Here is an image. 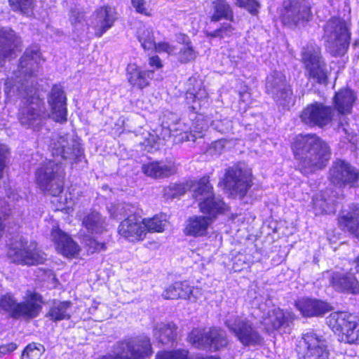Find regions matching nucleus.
Returning <instances> with one entry per match:
<instances>
[{
  "mask_svg": "<svg viewBox=\"0 0 359 359\" xmlns=\"http://www.w3.org/2000/svg\"><path fill=\"white\" fill-rule=\"evenodd\" d=\"M45 348L41 344H28L22 353L21 359H40Z\"/></svg>",
  "mask_w": 359,
  "mask_h": 359,
  "instance_id": "obj_44",
  "label": "nucleus"
},
{
  "mask_svg": "<svg viewBox=\"0 0 359 359\" xmlns=\"http://www.w3.org/2000/svg\"><path fill=\"white\" fill-rule=\"evenodd\" d=\"M158 140L159 138L156 134L147 132L144 142H141V144L144 147L145 150L148 152H152L153 150L158 149Z\"/></svg>",
  "mask_w": 359,
  "mask_h": 359,
  "instance_id": "obj_51",
  "label": "nucleus"
},
{
  "mask_svg": "<svg viewBox=\"0 0 359 359\" xmlns=\"http://www.w3.org/2000/svg\"><path fill=\"white\" fill-rule=\"evenodd\" d=\"M20 43V39L13 29L7 27H0V67L6 58L11 57Z\"/></svg>",
  "mask_w": 359,
  "mask_h": 359,
  "instance_id": "obj_24",
  "label": "nucleus"
},
{
  "mask_svg": "<svg viewBox=\"0 0 359 359\" xmlns=\"http://www.w3.org/2000/svg\"><path fill=\"white\" fill-rule=\"evenodd\" d=\"M313 207L316 215L321 214H330L334 211V201L332 199L327 200L324 194H316L313 198Z\"/></svg>",
  "mask_w": 359,
  "mask_h": 359,
  "instance_id": "obj_39",
  "label": "nucleus"
},
{
  "mask_svg": "<svg viewBox=\"0 0 359 359\" xmlns=\"http://www.w3.org/2000/svg\"><path fill=\"white\" fill-rule=\"evenodd\" d=\"M151 354L150 339L142 336L118 341L110 353L95 359H145Z\"/></svg>",
  "mask_w": 359,
  "mask_h": 359,
  "instance_id": "obj_6",
  "label": "nucleus"
},
{
  "mask_svg": "<svg viewBox=\"0 0 359 359\" xmlns=\"http://www.w3.org/2000/svg\"><path fill=\"white\" fill-rule=\"evenodd\" d=\"M250 97V94L247 92L240 93V99L243 102H245L247 99Z\"/></svg>",
  "mask_w": 359,
  "mask_h": 359,
  "instance_id": "obj_63",
  "label": "nucleus"
},
{
  "mask_svg": "<svg viewBox=\"0 0 359 359\" xmlns=\"http://www.w3.org/2000/svg\"><path fill=\"white\" fill-rule=\"evenodd\" d=\"M143 172L153 178L168 177L176 172V166L172 160L152 161L142 165Z\"/></svg>",
  "mask_w": 359,
  "mask_h": 359,
  "instance_id": "obj_26",
  "label": "nucleus"
},
{
  "mask_svg": "<svg viewBox=\"0 0 359 359\" xmlns=\"http://www.w3.org/2000/svg\"><path fill=\"white\" fill-rule=\"evenodd\" d=\"M294 319V316L291 312H285L283 310L278 309L273 310L271 313H269L268 318L264 319V324L266 325H271V327L269 329H283L284 332H285V329L290 327Z\"/></svg>",
  "mask_w": 359,
  "mask_h": 359,
  "instance_id": "obj_30",
  "label": "nucleus"
},
{
  "mask_svg": "<svg viewBox=\"0 0 359 359\" xmlns=\"http://www.w3.org/2000/svg\"><path fill=\"white\" fill-rule=\"evenodd\" d=\"M153 74L152 70H142L135 64H129L126 69V76L129 83L138 89H143L149 85Z\"/></svg>",
  "mask_w": 359,
  "mask_h": 359,
  "instance_id": "obj_28",
  "label": "nucleus"
},
{
  "mask_svg": "<svg viewBox=\"0 0 359 359\" xmlns=\"http://www.w3.org/2000/svg\"><path fill=\"white\" fill-rule=\"evenodd\" d=\"M206 130V126H201L200 128H198V126H196L194 129H191L190 130L189 134H188V131H187L186 129H180V133H177L176 135H183L182 139L186 138L188 141H193L194 142L195 140L198 137H201L203 136V131Z\"/></svg>",
  "mask_w": 359,
  "mask_h": 359,
  "instance_id": "obj_49",
  "label": "nucleus"
},
{
  "mask_svg": "<svg viewBox=\"0 0 359 359\" xmlns=\"http://www.w3.org/2000/svg\"><path fill=\"white\" fill-rule=\"evenodd\" d=\"M210 217L204 215H194L187 219L184 233L194 237L205 236L212 223Z\"/></svg>",
  "mask_w": 359,
  "mask_h": 359,
  "instance_id": "obj_29",
  "label": "nucleus"
},
{
  "mask_svg": "<svg viewBox=\"0 0 359 359\" xmlns=\"http://www.w3.org/2000/svg\"><path fill=\"white\" fill-rule=\"evenodd\" d=\"M41 302L42 297L37 293L29 294L27 299L20 303H18L11 294H6L0 297V313L13 318H34L41 309Z\"/></svg>",
  "mask_w": 359,
  "mask_h": 359,
  "instance_id": "obj_7",
  "label": "nucleus"
},
{
  "mask_svg": "<svg viewBox=\"0 0 359 359\" xmlns=\"http://www.w3.org/2000/svg\"><path fill=\"white\" fill-rule=\"evenodd\" d=\"M327 324L341 339L353 344L359 341V319L347 312H333L326 318Z\"/></svg>",
  "mask_w": 359,
  "mask_h": 359,
  "instance_id": "obj_13",
  "label": "nucleus"
},
{
  "mask_svg": "<svg viewBox=\"0 0 359 359\" xmlns=\"http://www.w3.org/2000/svg\"><path fill=\"white\" fill-rule=\"evenodd\" d=\"M143 226L147 232H163L167 225L165 215H156L152 218L144 219Z\"/></svg>",
  "mask_w": 359,
  "mask_h": 359,
  "instance_id": "obj_42",
  "label": "nucleus"
},
{
  "mask_svg": "<svg viewBox=\"0 0 359 359\" xmlns=\"http://www.w3.org/2000/svg\"><path fill=\"white\" fill-rule=\"evenodd\" d=\"M266 91L279 107L289 109L294 104L292 90L281 72L274 71L266 81Z\"/></svg>",
  "mask_w": 359,
  "mask_h": 359,
  "instance_id": "obj_14",
  "label": "nucleus"
},
{
  "mask_svg": "<svg viewBox=\"0 0 359 359\" xmlns=\"http://www.w3.org/2000/svg\"><path fill=\"white\" fill-rule=\"evenodd\" d=\"M188 185L184 184H170L163 189V196L171 199L184 195L188 190Z\"/></svg>",
  "mask_w": 359,
  "mask_h": 359,
  "instance_id": "obj_45",
  "label": "nucleus"
},
{
  "mask_svg": "<svg viewBox=\"0 0 359 359\" xmlns=\"http://www.w3.org/2000/svg\"><path fill=\"white\" fill-rule=\"evenodd\" d=\"M234 28L229 23H224L219 28L213 31H206L205 35L209 38L225 39L233 34Z\"/></svg>",
  "mask_w": 359,
  "mask_h": 359,
  "instance_id": "obj_46",
  "label": "nucleus"
},
{
  "mask_svg": "<svg viewBox=\"0 0 359 359\" xmlns=\"http://www.w3.org/2000/svg\"><path fill=\"white\" fill-rule=\"evenodd\" d=\"M177 327L174 323H159L154 328V337L160 344H172L177 337Z\"/></svg>",
  "mask_w": 359,
  "mask_h": 359,
  "instance_id": "obj_33",
  "label": "nucleus"
},
{
  "mask_svg": "<svg viewBox=\"0 0 359 359\" xmlns=\"http://www.w3.org/2000/svg\"><path fill=\"white\" fill-rule=\"evenodd\" d=\"M8 256L13 262L25 265L40 264L46 260V255L36 248L35 243L28 244L22 236L11 243Z\"/></svg>",
  "mask_w": 359,
  "mask_h": 359,
  "instance_id": "obj_12",
  "label": "nucleus"
},
{
  "mask_svg": "<svg viewBox=\"0 0 359 359\" xmlns=\"http://www.w3.org/2000/svg\"><path fill=\"white\" fill-rule=\"evenodd\" d=\"M1 213H3L5 216H12L14 219H17V217H15V212L11 208V205H8L7 208H1Z\"/></svg>",
  "mask_w": 359,
  "mask_h": 359,
  "instance_id": "obj_62",
  "label": "nucleus"
},
{
  "mask_svg": "<svg viewBox=\"0 0 359 359\" xmlns=\"http://www.w3.org/2000/svg\"><path fill=\"white\" fill-rule=\"evenodd\" d=\"M137 38L144 50H153L155 46L153 30L150 27H142L138 29Z\"/></svg>",
  "mask_w": 359,
  "mask_h": 359,
  "instance_id": "obj_43",
  "label": "nucleus"
},
{
  "mask_svg": "<svg viewBox=\"0 0 359 359\" xmlns=\"http://www.w3.org/2000/svg\"><path fill=\"white\" fill-rule=\"evenodd\" d=\"M350 25L344 18L336 16L324 25L323 38L327 50L332 56H343L346 53L351 37Z\"/></svg>",
  "mask_w": 359,
  "mask_h": 359,
  "instance_id": "obj_5",
  "label": "nucleus"
},
{
  "mask_svg": "<svg viewBox=\"0 0 359 359\" xmlns=\"http://www.w3.org/2000/svg\"><path fill=\"white\" fill-rule=\"evenodd\" d=\"M156 52L158 53H166L169 55L173 54L175 52V48L174 46L170 44L167 42H160L158 43H155V46L154 48Z\"/></svg>",
  "mask_w": 359,
  "mask_h": 359,
  "instance_id": "obj_56",
  "label": "nucleus"
},
{
  "mask_svg": "<svg viewBox=\"0 0 359 359\" xmlns=\"http://www.w3.org/2000/svg\"><path fill=\"white\" fill-rule=\"evenodd\" d=\"M189 290V284L187 281H177L166 287L162 293L165 299H187Z\"/></svg>",
  "mask_w": 359,
  "mask_h": 359,
  "instance_id": "obj_37",
  "label": "nucleus"
},
{
  "mask_svg": "<svg viewBox=\"0 0 359 359\" xmlns=\"http://www.w3.org/2000/svg\"><path fill=\"white\" fill-rule=\"evenodd\" d=\"M296 306L305 317L320 316L331 309L327 303L316 299H299Z\"/></svg>",
  "mask_w": 359,
  "mask_h": 359,
  "instance_id": "obj_27",
  "label": "nucleus"
},
{
  "mask_svg": "<svg viewBox=\"0 0 359 359\" xmlns=\"http://www.w3.org/2000/svg\"><path fill=\"white\" fill-rule=\"evenodd\" d=\"M355 100V95L351 90L341 89L334 97V107L342 115L350 114Z\"/></svg>",
  "mask_w": 359,
  "mask_h": 359,
  "instance_id": "obj_32",
  "label": "nucleus"
},
{
  "mask_svg": "<svg viewBox=\"0 0 359 359\" xmlns=\"http://www.w3.org/2000/svg\"><path fill=\"white\" fill-rule=\"evenodd\" d=\"M212 127L221 133H228L232 131L233 126L230 119L225 118L221 120H214Z\"/></svg>",
  "mask_w": 359,
  "mask_h": 359,
  "instance_id": "obj_50",
  "label": "nucleus"
},
{
  "mask_svg": "<svg viewBox=\"0 0 359 359\" xmlns=\"http://www.w3.org/2000/svg\"><path fill=\"white\" fill-rule=\"evenodd\" d=\"M109 213L112 218L119 220L123 217L136 215V208L129 203H120L111 207Z\"/></svg>",
  "mask_w": 359,
  "mask_h": 359,
  "instance_id": "obj_41",
  "label": "nucleus"
},
{
  "mask_svg": "<svg viewBox=\"0 0 359 359\" xmlns=\"http://www.w3.org/2000/svg\"><path fill=\"white\" fill-rule=\"evenodd\" d=\"M296 351L299 359H329L330 350L325 338L313 330L302 334Z\"/></svg>",
  "mask_w": 359,
  "mask_h": 359,
  "instance_id": "obj_9",
  "label": "nucleus"
},
{
  "mask_svg": "<svg viewBox=\"0 0 359 359\" xmlns=\"http://www.w3.org/2000/svg\"><path fill=\"white\" fill-rule=\"evenodd\" d=\"M156 359H215L212 356L203 357L196 355L194 357L189 355V351L184 348H180L173 351H163L157 353Z\"/></svg>",
  "mask_w": 359,
  "mask_h": 359,
  "instance_id": "obj_40",
  "label": "nucleus"
},
{
  "mask_svg": "<svg viewBox=\"0 0 359 359\" xmlns=\"http://www.w3.org/2000/svg\"><path fill=\"white\" fill-rule=\"evenodd\" d=\"M9 4L14 11L29 15L32 13L34 0H8Z\"/></svg>",
  "mask_w": 359,
  "mask_h": 359,
  "instance_id": "obj_47",
  "label": "nucleus"
},
{
  "mask_svg": "<svg viewBox=\"0 0 359 359\" xmlns=\"http://www.w3.org/2000/svg\"><path fill=\"white\" fill-rule=\"evenodd\" d=\"M41 61V53L36 46L27 48L20 60V75L8 79L5 83L7 97H17L21 101L18 113L20 124L34 131L40 130L47 117L44 102L39 97L33 78Z\"/></svg>",
  "mask_w": 359,
  "mask_h": 359,
  "instance_id": "obj_1",
  "label": "nucleus"
},
{
  "mask_svg": "<svg viewBox=\"0 0 359 359\" xmlns=\"http://www.w3.org/2000/svg\"><path fill=\"white\" fill-rule=\"evenodd\" d=\"M344 359H359V357L357 356V355H346L345 357H344Z\"/></svg>",
  "mask_w": 359,
  "mask_h": 359,
  "instance_id": "obj_64",
  "label": "nucleus"
},
{
  "mask_svg": "<svg viewBox=\"0 0 359 359\" xmlns=\"http://www.w3.org/2000/svg\"><path fill=\"white\" fill-rule=\"evenodd\" d=\"M339 133H344L347 135V139L349 140V137L353 135V130L349 127L346 121V117L342 116L339 118Z\"/></svg>",
  "mask_w": 359,
  "mask_h": 359,
  "instance_id": "obj_57",
  "label": "nucleus"
},
{
  "mask_svg": "<svg viewBox=\"0 0 359 359\" xmlns=\"http://www.w3.org/2000/svg\"><path fill=\"white\" fill-rule=\"evenodd\" d=\"M51 237L59 253L66 257H74L79 252V245L58 226H53L51 230Z\"/></svg>",
  "mask_w": 359,
  "mask_h": 359,
  "instance_id": "obj_21",
  "label": "nucleus"
},
{
  "mask_svg": "<svg viewBox=\"0 0 359 359\" xmlns=\"http://www.w3.org/2000/svg\"><path fill=\"white\" fill-rule=\"evenodd\" d=\"M50 149L58 160L46 159L35 172L36 182L39 188L53 196H58L63 190L65 170L60 160L77 163L83 157L80 143L69 135L60 136L52 140Z\"/></svg>",
  "mask_w": 359,
  "mask_h": 359,
  "instance_id": "obj_2",
  "label": "nucleus"
},
{
  "mask_svg": "<svg viewBox=\"0 0 359 359\" xmlns=\"http://www.w3.org/2000/svg\"><path fill=\"white\" fill-rule=\"evenodd\" d=\"M333 115L334 110L331 106L314 102L303 109L300 119L303 123L310 127L323 128L331 122Z\"/></svg>",
  "mask_w": 359,
  "mask_h": 359,
  "instance_id": "obj_17",
  "label": "nucleus"
},
{
  "mask_svg": "<svg viewBox=\"0 0 359 359\" xmlns=\"http://www.w3.org/2000/svg\"><path fill=\"white\" fill-rule=\"evenodd\" d=\"M224 148V141L223 140H219L212 142L210 145L207 149V153L211 156H217L222 153Z\"/></svg>",
  "mask_w": 359,
  "mask_h": 359,
  "instance_id": "obj_55",
  "label": "nucleus"
},
{
  "mask_svg": "<svg viewBox=\"0 0 359 359\" xmlns=\"http://www.w3.org/2000/svg\"><path fill=\"white\" fill-rule=\"evenodd\" d=\"M69 19L78 32L92 29L94 34L100 37L113 26L116 19V13L114 8L103 6L97 8L90 18L86 20L83 9L76 6L70 10Z\"/></svg>",
  "mask_w": 359,
  "mask_h": 359,
  "instance_id": "obj_4",
  "label": "nucleus"
},
{
  "mask_svg": "<svg viewBox=\"0 0 359 359\" xmlns=\"http://www.w3.org/2000/svg\"><path fill=\"white\" fill-rule=\"evenodd\" d=\"M211 22H218L222 20L233 21V11L226 0H215L210 12Z\"/></svg>",
  "mask_w": 359,
  "mask_h": 359,
  "instance_id": "obj_35",
  "label": "nucleus"
},
{
  "mask_svg": "<svg viewBox=\"0 0 359 359\" xmlns=\"http://www.w3.org/2000/svg\"><path fill=\"white\" fill-rule=\"evenodd\" d=\"M187 299L196 302L202 296V290L199 287H194L189 285Z\"/></svg>",
  "mask_w": 359,
  "mask_h": 359,
  "instance_id": "obj_58",
  "label": "nucleus"
},
{
  "mask_svg": "<svg viewBox=\"0 0 359 359\" xmlns=\"http://www.w3.org/2000/svg\"><path fill=\"white\" fill-rule=\"evenodd\" d=\"M118 232L121 236L130 242L142 241L146 236L143 221L137 215L125 218L120 223Z\"/></svg>",
  "mask_w": 359,
  "mask_h": 359,
  "instance_id": "obj_20",
  "label": "nucleus"
},
{
  "mask_svg": "<svg viewBox=\"0 0 359 359\" xmlns=\"http://www.w3.org/2000/svg\"><path fill=\"white\" fill-rule=\"evenodd\" d=\"M330 283L333 288L339 292L359 293V283L351 272L343 273L333 272L330 276Z\"/></svg>",
  "mask_w": 359,
  "mask_h": 359,
  "instance_id": "obj_25",
  "label": "nucleus"
},
{
  "mask_svg": "<svg viewBox=\"0 0 359 359\" xmlns=\"http://www.w3.org/2000/svg\"><path fill=\"white\" fill-rule=\"evenodd\" d=\"M198 53L194 48L191 42L187 36H183V43L176 54L177 59L180 63H188L194 61L197 57Z\"/></svg>",
  "mask_w": 359,
  "mask_h": 359,
  "instance_id": "obj_38",
  "label": "nucleus"
},
{
  "mask_svg": "<svg viewBox=\"0 0 359 359\" xmlns=\"http://www.w3.org/2000/svg\"><path fill=\"white\" fill-rule=\"evenodd\" d=\"M240 7L246 8L251 14L256 15L260 6L257 0H237Z\"/></svg>",
  "mask_w": 359,
  "mask_h": 359,
  "instance_id": "obj_52",
  "label": "nucleus"
},
{
  "mask_svg": "<svg viewBox=\"0 0 359 359\" xmlns=\"http://www.w3.org/2000/svg\"><path fill=\"white\" fill-rule=\"evenodd\" d=\"M302 56L309 78L318 83H326L327 70L320 48L313 44L307 45L303 48Z\"/></svg>",
  "mask_w": 359,
  "mask_h": 359,
  "instance_id": "obj_16",
  "label": "nucleus"
},
{
  "mask_svg": "<svg viewBox=\"0 0 359 359\" xmlns=\"http://www.w3.org/2000/svg\"><path fill=\"white\" fill-rule=\"evenodd\" d=\"M194 196L199 201L201 212L207 215L212 220L228 210V205L223 199L213 194V188L209 182L208 177H204L199 180Z\"/></svg>",
  "mask_w": 359,
  "mask_h": 359,
  "instance_id": "obj_8",
  "label": "nucleus"
},
{
  "mask_svg": "<svg viewBox=\"0 0 359 359\" xmlns=\"http://www.w3.org/2000/svg\"><path fill=\"white\" fill-rule=\"evenodd\" d=\"M8 147L4 144H0V178L3 176L4 170L6 165V161L9 156Z\"/></svg>",
  "mask_w": 359,
  "mask_h": 359,
  "instance_id": "obj_54",
  "label": "nucleus"
},
{
  "mask_svg": "<svg viewBox=\"0 0 359 359\" xmlns=\"http://www.w3.org/2000/svg\"><path fill=\"white\" fill-rule=\"evenodd\" d=\"M82 224L92 233L100 234L106 231L105 218L95 210L86 213L82 219Z\"/></svg>",
  "mask_w": 359,
  "mask_h": 359,
  "instance_id": "obj_34",
  "label": "nucleus"
},
{
  "mask_svg": "<svg viewBox=\"0 0 359 359\" xmlns=\"http://www.w3.org/2000/svg\"><path fill=\"white\" fill-rule=\"evenodd\" d=\"M187 339L197 348H208L214 351L225 347L228 344L225 332L216 327H212L208 331L193 329Z\"/></svg>",
  "mask_w": 359,
  "mask_h": 359,
  "instance_id": "obj_15",
  "label": "nucleus"
},
{
  "mask_svg": "<svg viewBox=\"0 0 359 359\" xmlns=\"http://www.w3.org/2000/svg\"><path fill=\"white\" fill-rule=\"evenodd\" d=\"M72 303L68 301L54 302L46 314L50 320L54 322L69 320L71 318L69 312Z\"/></svg>",
  "mask_w": 359,
  "mask_h": 359,
  "instance_id": "obj_36",
  "label": "nucleus"
},
{
  "mask_svg": "<svg viewBox=\"0 0 359 359\" xmlns=\"http://www.w3.org/2000/svg\"><path fill=\"white\" fill-rule=\"evenodd\" d=\"M6 194L8 199L11 201H18L20 198L22 199V196H20L19 194L15 190L9 189L7 191Z\"/></svg>",
  "mask_w": 359,
  "mask_h": 359,
  "instance_id": "obj_61",
  "label": "nucleus"
},
{
  "mask_svg": "<svg viewBox=\"0 0 359 359\" xmlns=\"http://www.w3.org/2000/svg\"><path fill=\"white\" fill-rule=\"evenodd\" d=\"M148 63L151 67L156 69H158L163 67L162 62L157 55L150 57Z\"/></svg>",
  "mask_w": 359,
  "mask_h": 359,
  "instance_id": "obj_60",
  "label": "nucleus"
},
{
  "mask_svg": "<svg viewBox=\"0 0 359 359\" xmlns=\"http://www.w3.org/2000/svg\"><path fill=\"white\" fill-rule=\"evenodd\" d=\"M292 149L298 168L304 175L322 169L328 161L330 152L327 143L316 135H299Z\"/></svg>",
  "mask_w": 359,
  "mask_h": 359,
  "instance_id": "obj_3",
  "label": "nucleus"
},
{
  "mask_svg": "<svg viewBox=\"0 0 359 359\" xmlns=\"http://www.w3.org/2000/svg\"><path fill=\"white\" fill-rule=\"evenodd\" d=\"M17 344L15 343H8L0 346V354L6 355L10 353L17 348Z\"/></svg>",
  "mask_w": 359,
  "mask_h": 359,
  "instance_id": "obj_59",
  "label": "nucleus"
},
{
  "mask_svg": "<svg viewBox=\"0 0 359 359\" xmlns=\"http://www.w3.org/2000/svg\"><path fill=\"white\" fill-rule=\"evenodd\" d=\"M282 22L289 27L309 21L311 18L310 3L308 0H287L283 4Z\"/></svg>",
  "mask_w": 359,
  "mask_h": 359,
  "instance_id": "obj_18",
  "label": "nucleus"
},
{
  "mask_svg": "<svg viewBox=\"0 0 359 359\" xmlns=\"http://www.w3.org/2000/svg\"><path fill=\"white\" fill-rule=\"evenodd\" d=\"M185 99L194 113H198L202 107H206L208 104V93L201 87V83H198L193 89H189L186 93Z\"/></svg>",
  "mask_w": 359,
  "mask_h": 359,
  "instance_id": "obj_31",
  "label": "nucleus"
},
{
  "mask_svg": "<svg viewBox=\"0 0 359 359\" xmlns=\"http://www.w3.org/2000/svg\"><path fill=\"white\" fill-rule=\"evenodd\" d=\"M251 171L245 163L229 167L225 173L224 187L233 197L243 198L251 187Z\"/></svg>",
  "mask_w": 359,
  "mask_h": 359,
  "instance_id": "obj_11",
  "label": "nucleus"
},
{
  "mask_svg": "<svg viewBox=\"0 0 359 359\" xmlns=\"http://www.w3.org/2000/svg\"><path fill=\"white\" fill-rule=\"evenodd\" d=\"M329 180L339 187H355L359 182V171L348 162L337 159L330 169Z\"/></svg>",
  "mask_w": 359,
  "mask_h": 359,
  "instance_id": "obj_19",
  "label": "nucleus"
},
{
  "mask_svg": "<svg viewBox=\"0 0 359 359\" xmlns=\"http://www.w3.org/2000/svg\"><path fill=\"white\" fill-rule=\"evenodd\" d=\"M229 331L244 346H255L262 343L263 338L255 325L246 317L230 314L224 321Z\"/></svg>",
  "mask_w": 359,
  "mask_h": 359,
  "instance_id": "obj_10",
  "label": "nucleus"
},
{
  "mask_svg": "<svg viewBox=\"0 0 359 359\" xmlns=\"http://www.w3.org/2000/svg\"><path fill=\"white\" fill-rule=\"evenodd\" d=\"M338 223L341 229L359 240V205L351 204L344 208L339 215Z\"/></svg>",
  "mask_w": 359,
  "mask_h": 359,
  "instance_id": "obj_22",
  "label": "nucleus"
},
{
  "mask_svg": "<svg viewBox=\"0 0 359 359\" xmlns=\"http://www.w3.org/2000/svg\"><path fill=\"white\" fill-rule=\"evenodd\" d=\"M131 3L137 13L147 17L151 16L152 8L146 0H131Z\"/></svg>",
  "mask_w": 359,
  "mask_h": 359,
  "instance_id": "obj_48",
  "label": "nucleus"
},
{
  "mask_svg": "<svg viewBox=\"0 0 359 359\" xmlns=\"http://www.w3.org/2000/svg\"><path fill=\"white\" fill-rule=\"evenodd\" d=\"M51 108V117L57 122L67 121L66 97L60 86H54L48 100Z\"/></svg>",
  "mask_w": 359,
  "mask_h": 359,
  "instance_id": "obj_23",
  "label": "nucleus"
},
{
  "mask_svg": "<svg viewBox=\"0 0 359 359\" xmlns=\"http://www.w3.org/2000/svg\"><path fill=\"white\" fill-rule=\"evenodd\" d=\"M86 246L88 252L91 254L104 251L107 248L104 243L99 242L93 238H89L86 241Z\"/></svg>",
  "mask_w": 359,
  "mask_h": 359,
  "instance_id": "obj_53",
  "label": "nucleus"
}]
</instances>
